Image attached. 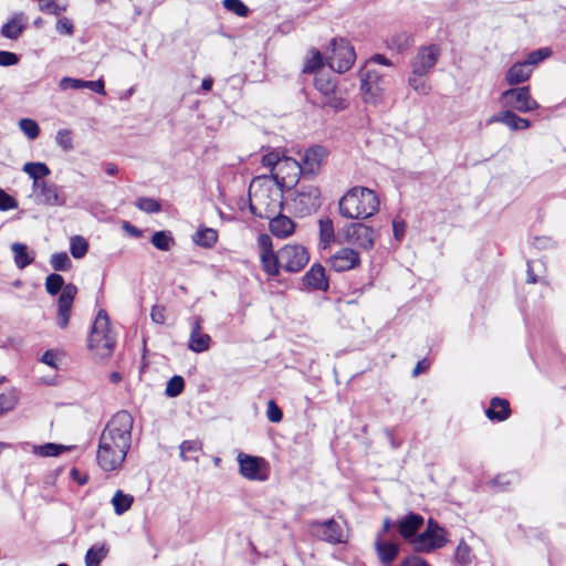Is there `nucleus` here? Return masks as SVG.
Returning a JSON list of instances; mask_svg holds the SVG:
<instances>
[{
	"label": "nucleus",
	"mask_w": 566,
	"mask_h": 566,
	"mask_svg": "<svg viewBox=\"0 0 566 566\" xmlns=\"http://www.w3.org/2000/svg\"><path fill=\"white\" fill-rule=\"evenodd\" d=\"M315 88L322 93L325 97H328L335 92L336 82L335 80L327 73L316 72L314 78Z\"/></svg>",
	"instance_id": "nucleus-30"
},
{
	"label": "nucleus",
	"mask_w": 566,
	"mask_h": 566,
	"mask_svg": "<svg viewBox=\"0 0 566 566\" xmlns=\"http://www.w3.org/2000/svg\"><path fill=\"white\" fill-rule=\"evenodd\" d=\"M251 212L259 218H272L283 208V189L269 176L253 178L249 187Z\"/></svg>",
	"instance_id": "nucleus-2"
},
{
	"label": "nucleus",
	"mask_w": 566,
	"mask_h": 566,
	"mask_svg": "<svg viewBox=\"0 0 566 566\" xmlns=\"http://www.w3.org/2000/svg\"><path fill=\"white\" fill-rule=\"evenodd\" d=\"M454 559L461 566H467L471 563V548L464 541L459 543L454 553Z\"/></svg>",
	"instance_id": "nucleus-46"
},
{
	"label": "nucleus",
	"mask_w": 566,
	"mask_h": 566,
	"mask_svg": "<svg viewBox=\"0 0 566 566\" xmlns=\"http://www.w3.org/2000/svg\"><path fill=\"white\" fill-rule=\"evenodd\" d=\"M223 7L241 18L247 17L249 13L248 7L241 0H223Z\"/></svg>",
	"instance_id": "nucleus-49"
},
{
	"label": "nucleus",
	"mask_w": 566,
	"mask_h": 566,
	"mask_svg": "<svg viewBox=\"0 0 566 566\" xmlns=\"http://www.w3.org/2000/svg\"><path fill=\"white\" fill-rule=\"evenodd\" d=\"M329 49L328 66L337 73L348 71L356 60L355 50L349 41L344 38H335L331 41Z\"/></svg>",
	"instance_id": "nucleus-6"
},
{
	"label": "nucleus",
	"mask_w": 566,
	"mask_h": 566,
	"mask_svg": "<svg viewBox=\"0 0 566 566\" xmlns=\"http://www.w3.org/2000/svg\"><path fill=\"white\" fill-rule=\"evenodd\" d=\"M108 548L106 545H94L86 552L85 566H99L101 562L106 557Z\"/></svg>",
	"instance_id": "nucleus-37"
},
{
	"label": "nucleus",
	"mask_w": 566,
	"mask_h": 566,
	"mask_svg": "<svg viewBox=\"0 0 566 566\" xmlns=\"http://www.w3.org/2000/svg\"><path fill=\"white\" fill-rule=\"evenodd\" d=\"M500 103L506 109L520 113H528L539 107L538 103L532 97L528 86L505 90L500 96Z\"/></svg>",
	"instance_id": "nucleus-7"
},
{
	"label": "nucleus",
	"mask_w": 566,
	"mask_h": 566,
	"mask_svg": "<svg viewBox=\"0 0 566 566\" xmlns=\"http://www.w3.org/2000/svg\"><path fill=\"white\" fill-rule=\"evenodd\" d=\"M218 240V232L212 228H201L193 235L196 244L203 248H211Z\"/></svg>",
	"instance_id": "nucleus-36"
},
{
	"label": "nucleus",
	"mask_w": 566,
	"mask_h": 566,
	"mask_svg": "<svg viewBox=\"0 0 566 566\" xmlns=\"http://www.w3.org/2000/svg\"><path fill=\"white\" fill-rule=\"evenodd\" d=\"M326 156V149L322 146H314L308 148L303 157L301 167L304 175H315Z\"/></svg>",
	"instance_id": "nucleus-22"
},
{
	"label": "nucleus",
	"mask_w": 566,
	"mask_h": 566,
	"mask_svg": "<svg viewBox=\"0 0 566 566\" xmlns=\"http://www.w3.org/2000/svg\"><path fill=\"white\" fill-rule=\"evenodd\" d=\"M303 283L308 290L327 291L328 280L321 264H313L303 276Z\"/></svg>",
	"instance_id": "nucleus-23"
},
{
	"label": "nucleus",
	"mask_w": 566,
	"mask_h": 566,
	"mask_svg": "<svg viewBox=\"0 0 566 566\" xmlns=\"http://www.w3.org/2000/svg\"><path fill=\"white\" fill-rule=\"evenodd\" d=\"M319 227V242L325 249L335 240V231L332 219L322 218L318 220Z\"/></svg>",
	"instance_id": "nucleus-34"
},
{
	"label": "nucleus",
	"mask_w": 566,
	"mask_h": 566,
	"mask_svg": "<svg viewBox=\"0 0 566 566\" xmlns=\"http://www.w3.org/2000/svg\"><path fill=\"white\" fill-rule=\"evenodd\" d=\"M151 321L156 324H164L166 321V308L163 305H155L150 312Z\"/></svg>",
	"instance_id": "nucleus-58"
},
{
	"label": "nucleus",
	"mask_w": 566,
	"mask_h": 566,
	"mask_svg": "<svg viewBox=\"0 0 566 566\" xmlns=\"http://www.w3.org/2000/svg\"><path fill=\"white\" fill-rule=\"evenodd\" d=\"M17 208V201L13 197L0 189V210L8 211Z\"/></svg>",
	"instance_id": "nucleus-57"
},
{
	"label": "nucleus",
	"mask_w": 566,
	"mask_h": 566,
	"mask_svg": "<svg viewBox=\"0 0 566 566\" xmlns=\"http://www.w3.org/2000/svg\"><path fill=\"white\" fill-rule=\"evenodd\" d=\"M359 263V253L350 248H343L329 258V265L336 272L352 270Z\"/></svg>",
	"instance_id": "nucleus-19"
},
{
	"label": "nucleus",
	"mask_w": 566,
	"mask_h": 566,
	"mask_svg": "<svg viewBox=\"0 0 566 566\" xmlns=\"http://www.w3.org/2000/svg\"><path fill=\"white\" fill-rule=\"evenodd\" d=\"M66 448L62 444H56L52 442H48L43 446H33V453L43 458L48 457H57L60 455Z\"/></svg>",
	"instance_id": "nucleus-39"
},
{
	"label": "nucleus",
	"mask_w": 566,
	"mask_h": 566,
	"mask_svg": "<svg viewBox=\"0 0 566 566\" xmlns=\"http://www.w3.org/2000/svg\"><path fill=\"white\" fill-rule=\"evenodd\" d=\"M266 417H268L269 421H271L273 423L280 422L283 418V412H282L281 408L275 403L274 400H270L268 402Z\"/></svg>",
	"instance_id": "nucleus-55"
},
{
	"label": "nucleus",
	"mask_w": 566,
	"mask_h": 566,
	"mask_svg": "<svg viewBox=\"0 0 566 566\" xmlns=\"http://www.w3.org/2000/svg\"><path fill=\"white\" fill-rule=\"evenodd\" d=\"M295 211L305 216L315 212L321 206V192L316 186H301L292 199Z\"/></svg>",
	"instance_id": "nucleus-11"
},
{
	"label": "nucleus",
	"mask_w": 566,
	"mask_h": 566,
	"mask_svg": "<svg viewBox=\"0 0 566 566\" xmlns=\"http://www.w3.org/2000/svg\"><path fill=\"white\" fill-rule=\"evenodd\" d=\"M59 86L62 91H66L70 88L81 90V88H84V80L65 76V77L61 78Z\"/></svg>",
	"instance_id": "nucleus-56"
},
{
	"label": "nucleus",
	"mask_w": 566,
	"mask_h": 566,
	"mask_svg": "<svg viewBox=\"0 0 566 566\" xmlns=\"http://www.w3.org/2000/svg\"><path fill=\"white\" fill-rule=\"evenodd\" d=\"M33 189L39 203L49 207H62L66 203V195L62 186L42 180L33 182Z\"/></svg>",
	"instance_id": "nucleus-16"
},
{
	"label": "nucleus",
	"mask_w": 566,
	"mask_h": 566,
	"mask_svg": "<svg viewBox=\"0 0 566 566\" xmlns=\"http://www.w3.org/2000/svg\"><path fill=\"white\" fill-rule=\"evenodd\" d=\"M202 449V443L199 440H185L179 446V453L182 461H188L187 453L199 452Z\"/></svg>",
	"instance_id": "nucleus-48"
},
{
	"label": "nucleus",
	"mask_w": 566,
	"mask_h": 566,
	"mask_svg": "<svg viewBox=\"0 0 566 566\" xmlns=\"http://www.w3.org/2000/svg\"><path fill=\"white\" fill-rule=\"evenodd\" d=\"M45 290L50 295H55L61 291L57 301L56 324L61 328L69 325L74 298L77 294V287L74 284L64 285V279L57 273H52L45 279Z\"/></svg>",
	"instance_id": "nucleus-4"
},
{
	"label": "nucleus",
	"mask_w": 566,
	"mask_h": 566,
	"mask_svg": "<svg viewBox=\"0 0 566 566\" xmlns=\"http://www.w3.org/2000/svg\"><path fill=\"white\" fill-rule=\"evenodd\" d=\"M50 264L55 271H67L72 262L66 252H57L51 255Z\"/></svg>",
	"instance_id": "nucleus-43"
},
{
	"label": "nucleus",
	"mask_w": 566,
	"mask_h": 566,
	"mask_svg": "<svg viewBox=\"0 0 566 566\" xmlns=\"http://www.w3.org/2000/svg\"><path fill=\"white\" fill-rule=\"evenodd\" d=\"M135 206L146 213H156L161 210L160 203L157 200L148 197H142L137 199Z\"/></svg>",
	"instance_id": "nucleus-47"
},
{
	"label": "nucleus",
	"mask_w": 566,
	"mask_h": 566,
	"mask_svg": "<svg viewBox=\"0 0 566 566\" xmlns=\"http://www.w3.org/2000/svg\"><path fill=\"white\" fill-rule=\"evenodd\" d=\"M301 175H304L301 163L291 157H283L277 171L272 172L270 177L284 189L294 187Z\"/></svg>",
	"instance_id": "nucleus-14"
},
{
	"label": "nucleus",
	"mask_w": 566,
	"mask_h": 566,
	"mask_svg": "<svg viewBox=\"0 0 566 566\" xmlns=\"http://www.w3.org/2000/svg\"><path fill=\"white\" fill-rule=\"evenodd\" d=\"M326 102H324V106H329L331 108L335 109V111H340V109H344L347 104H346V101L340 98V97H335V96H328L326 97Z\"/></svg>",
	"instance_id": "nucleus-60"
},
{
	"label": "nucleus",
	"mask_w": 566,
	"mask_h": 566,
	"mask_svg": "<svg viewBox=\"0 0 566 566\" xmlns=\"http://www.w3.org/2000/svg\"><path fill=\"white\" fill-rule=\"evenodd\" d=\"M281 266L287 272H298L310 261L307 250L300 244H286L280 249Z\"/></svg>",
	"instance_id": "nucleus-12"
},
{
	"label": "nucleus",
	"mask_w": 566,
	"mask_h": 566,
	"mask_svg": "<svg viewBox=\"0 0 566 566\" xmlns=\"http://www.w3.org/2000/svg\"><path fill=\"white\" fill-rule=\"evenodd\" d=\"M56 145L65 153L73 150V136L70 129H59L55 135Z\"/></svg>",
	"instance_id": "nucleus-42"
},
{
	"label": "nucleus",
	"mask_w": 566,
	"mask_h": 566,
	"mask_svg": "<svg viewBox=\"0 0 566 566\" xmlns=\"http://www.w3.org/2000/svg\"><path fill=\"white\" fill-rule=\"evenodd\" d=\"M56 31L60 34L71 35L73 33V24L66 18L60 19L56 23Z\"/></svg>",
	"instance_id": "nucleus-62"
},
{
	"label": "nucleus",
	"mask_w": 566,
	"mask_h": 566,
	"mask_svg": "<svg viewBox=\"0 0 566 566\" xmlns=\"http://www.w3.org/2000/svg\"><path fill=\"white\" fill-rule=\"evenodd\" d=\"M485 413L490 420L504 421L511 413L510 403L506 399L494 397L491 399Z\"/></svg>",
	"instance_id": "nucleus-27"
},
{
	"label": "nucleus",
	"mask_w": 566,
	"mask_h": 566,
	"mask_svg": "<svg viewBox=\"0 0 566 566\" xmlns=\"http://www.w3.org/2000/svg\"><path fill=\"white\" fill-rule=\"evenodd\" d=\"M203 319L201 316H195L190 322V334L188 339L189 350L200 354L208 352L211 347L212 338L202 331Z\"/></svg>",
	"instance_id": "nucleus-18"
},
{
	"label": "nucleus",
	"mask_w": 566,
	"mask_h": 566,
	"mask_svg": "<svg viewBox=\"0 0 566 566\" xmlns=\"http://www.w3.org/2000/svg\"><path fill=\"white\" fill-rule=\"evenodd\" d=\"M11 250L14 254V262L19 269H24L30 265L34 258L28 252V247L23 243L15 242L11 245Z\"/></svg>",
	"instance_id": "nucleus-35"
},
{
	"label": "nucleus",
	"mask_w": 566,
	"mask_h": 566,
	"mask_svg": "<svg viewBox=\"0 0 566 566\" xmlns=\"http://www.w3.org/2000/svg\"><path fill=\"white\" fill-rule=\"evenodd\" d=\"M310 531L316 538L331 544H339L346 542V534L343 527L333 518L325 522H312L310 525Z\"/></svg>",
	"instance_id": "nucleus-15"
},
{
	"label": "nucleus",
	"mask_w": 566,
	"mask_h": 566,
	"mask_svg": "<svg viewBox=\"0 0 566 566\" xmlns=\"http://www.w3.org/2000/svg\"><path fill=\"white\" fill-rule=\"evenodd\" d=\"M375 549L379 562L388 566L390 565L399 554L400 546L397 543L388 542L381 538V534H377L375 541Z\"/></svg>",
	"instance_id": "nucleus-24"
},
{
	"label": "nucleus",
	"mask_w": 566,
	"mask_h": 566,
	"mask_svg": "<svg viewBox=\"0 0 566 566\" xmlns=\"http://www.w3.org/2000/svg\"><path fill=\"white\" fill-rule=\"evenodd\" d=\"M23 171L33 179V182L41 181V177L50 175L49 167L43 163H27L23 166Z\"/></svg>",
	"instance_id": "nucleus-38"
},
{
	"label": "nucleus",
	"mask_w": 566,
	"mask_h": 566,
	"mask_svg": "<svg viewBox=\"0 0 566 566\" xmlns=\"http://www.w3.org/2000/svg\"><path fill=\"white\" fill-rule=\"evenodd\" d=\"M549 55L548 49H539L532 51L527 54L526 59L523 61L530 69L533 70L535 65H537L539 62H542L544 59H546Z\"/></svg>",
	"instance_id": "nucleus-50"
},
{
	"label": "nucleus",
	"mask_w": 566,
	"mask_h": 566,
	"mask_svg": "<svg viewBox=\"0 0 566 566\" xmlns=\"http://www.w3.org/2000/svg\"><path fill=\"white\" fill-rule=\"evenodd\" d=\"M111 503L114 507L115 514L123 515L132 507L134 496L132 494L124 493L122 490H117L113 495Z\"/></svg>",
	"instance_id": "nucleus-31"
},
{
	"label": "nucleus",
	"mask_w": 566,
	"mask_h": 566,
	"mask_svg": "<svg viewBox=\"0 0 566 566\" xmlns=\"http://www.w3.org/2000/svg\"><path fill=\"white\" fill-rule=\"evenodd\" d=\"M88 249V244L86 240L81 235H75L71 238L70 241V251L74 259L83 258Z\"/></svg>",
	"instance_id": "nucleus-41"
},
{
	"label": "nucleus",
	"mask_w": 566,
	"mask_h": 566,
	"mask_svg": "<svg viewBox=\"0 0 566 566\" xmlns=\"http://www.w3.org/2000/svg\"><path fill=\"white\" fill-rule=\"evenodd\" d=\"M501 123L509 127L511 130H524L531 126V122L526 118L520 117L511 109L502 111L494 114L488 119V124Z\"/></svg>",
	"instance_id": "nucleus-21"
},
{
	"label": "nucleus",
	"mask_w": 566,
	"mask_h": 566,
	"mask_svg": "<svg viewBox=\"0 0 566 566\" xmlns=\"http://www.w3.org/2000/svg\"><path fill=\"white\" fill-rule=\"evenodd\" d=\"M133 416L120 410L107 422L99 436L96 461L105 472L118 470L127 455L132 442Z\"/></svg>",
	"instance_id": "nucleus-1"
},
{
	"label": "nucleus",
	"mask_w": 566,
	"mask_h": 566,
	"mask_svg": "<svg viewBox=\"0 0 566 566\" xmlns=\"http://www.w3.org/2000/svg\"><path fill=\"white\" fill-rule=\"evenodd\" d=\"M270 220V231L274 237L286 238L294 232V222L286 216L279 214L268 218Z\"/></svg>",
	"instance_id": "nucleus-25"
},
{
	"label": "nucleus",
	"mask_w": 566,
	"mask_h": 566,
	"mask_svg": "<svg viewBox=\"0 0 566 566\" xmlns=\"http://www.w3.org/2000/svg\"><path fill=\"white\" fill-rule=\"evenodd\" d=\"M24 29L25 19L22 13H18L2 25L1 35L10 40H17Z\"/></svg>",
	"instance_id": "nucleus-28"
},
{
	"label": "nucleus",
	"mask_w": 566,
	"mask_h": 566,
	"mask_svg": "<svg viewBox=\"0 0 566 566\" xmlns=\"http://www.w3.org/2000/svg\"><path fill=\"white\" fill-rule=\"evenodd\" d=\"M530 69L523 61L514 63L505 73V81L509 85L514 86L526 82L532 75Z\"/></svg>",
	"instance_id": "nucleus-26"
},
{
	"label": "nucleus",
	"mask_w": 566,
	"mask_h": 566,
	"mask_svg": "<svg viewBox=\"0 0 566 566\" xmlns=\"http://www.w3.org/2000/svg\"><path fill=\"white\" fill-rule=\"evenodd\" d=\"M87 342L90 350L96 357L108 358L112 355L116 337L109 327V317L104 310L97 313Z\"/></svg>",
	"instance_id": "nucleus-5"
},
{
	"label": "nucleus",
	"mask_w": 566,
	"mask_h": 566,
	"mask_svg": "<svg viewBox=\"0 0 566 566\" xmlns=\"http://www.w3.org/2000/svg\"><path fill=\"white\" fill-rule=\"evenodd\" d=\"M412 44V36L407 32H398L387 39V48L396 52H403Z\"/></svg>",
	"instance_id": "nucleus-32"
},
{
	"label": "nucleus",
	"mask_w": 566,
	"mask_h": 566,
	"mask_svg": "<svg viewBox=\"0 0 566 566\" xmlns=\"http://www.w3.org/2000/svg\"><path fill=\"white\" fill-rule=\"evenodd\" d=\"M237 460L239 472L247 480L261 482L268 480V462L263 458L240 452Z\"/></svg>",
	"instance_id": "nucleus-10"
},
{
	"label": "nucleus",
	"mask_w": 566,
	"mask_h": 566,
	"mask_svg": "<svg viewBox=\"0 0 566 566\" xmlns=\"http://www.w3.org/2000/svg\"><path fill=\"white\" fill-rule=\"evenodd\" d=\"M282 160L283 157L280 156L279 151H271L262 157V165L271 168L272 172H275Z\"/></svg>",
	"instance_id": "nucleus-54"
},
{
	"label": "nucleus",
	"mask_w": 566,
	"mask_h": 566,
	"mask_svg": "<svg viewBox=\"0 0 566 566\" xmlns=\"http://www.w3.org/2000/svg\"><path fill=\"white\" fill-rule=\"evenodd\" d=\"M19 62L15 53L9 51H0V66H12Z\"/></svg>",
	"instance_id": "nucleus-59"
},
{
	"label": "nucleus",
	"mask_w": 566,
	"mask_h": 566,
	"mask_svg": "<svg viewBox=\"0 0 566 566\" xmlns=\"http://www.w3.org/2000/svg\"><path fill=\"white\" fill-rule=\"evenodd\" d=\"M544 263L541 260H531L527 262V283H537L538 277L536 272H541Z\"/></svg>",
	"instance_id": "nucleus-53"
},
{
	"label": "nucleus",
	"mask_w": 566,
	"mask_h": 566,
	"mask_svg": "<svg viewBox=\"0 0 566 566\" xmlns=\"http://www.w3.org/2000/svg\"><path fill=\"white\" fill-rule=\"evenodd\" d=\"M339 213L347 219H367L379 209L376 192L366 187H353L339 199Z\"/></svg>",
	"instance_id": "nucleus-3"
},
{
	"label": "nucleus",
	"mask_w": 566,
	"mask_h": 566,
	"mask_svg": "<svg viewBox=\"0 0 566 566\" xmlns=\"http://www.w3.org/2000/svg\"><path fill=\"white\" fill-rule=\"evenodd\" d=\"M427 76L428 75L424 74H415L413 72H410L408 84L417 94L428 95L432 87Z\"/></svg>",
	"instance_id": "nucleus-33"
},
{
	"label": "nucleus",
	"mask_w": 566,
	"mask_h": 566,
	"mask_svg": "<svg viewBox=\"0 0 566 566\" xmlns=\"http://www.w3.org/2000/svg\"><path fill=\"white\" fill-rule=\"evenodd\" d=\"M441 50L436 44L421 46L410 61L411 72L428 75L437 64Z\"/></svg>",
	"instance_id": "nucleus-17"
},
{
	"label": "nucleus",
	"mask_w": 566,
	"mask_h": 566,
	"mask_svg": "<svg viewBox=\"0 0 566 566\" xmlns=\"http://www.w3.org/2000/svg\"><path fill=\"white\" fill-rule=\"evenodd\" d=\"M360 88L366 103L378 104L386 90L384 75L373 69H366L360 73Z\"/></svg>",
	"instance_id": "nucleus-9"
},
{
	"label": "nucleus",
	"mask_w": 566,
	"mask_h": 566,
	"mask_svg": "<svg viewBox=\"0 0 566 566\" xmlns=\"http://www.w3.org/2000/svg\"><path fill=\"white\" fill-rule=\"evenodd\" d=\"M84 88H88L99 95L106 94L103 80L84 81Z\"/></svg>",
	"instance_id": "nucleus-61"
},
{
	"label": "nucleus",
	"mask_w": 566,
	"mask_h": 566,
	"mask_svg": "<svg viewBox=\"0 0 566 566\" xmlns=\"http://www.w3.org/2000/svg\"><path fill=\"white\" fill-rule=\"evenodd\" d=\"M399 566H429L428 563L418 557V556H409V557H406Z\"/></svg>",
	"instance_id": "nucleus-64"
},
{
	"label": "nucleus",
	"mask_w": 566,
	"mask_h": 566,
	"mask_svg": "<svg viewBox=\"0 0 566 566\" xmlns=\"http://www.w3.org/2000/svg\"><path fill=\"white\" fill-rule=\"evenodd\" d=\"M151 243L160 251H168L174 244V238L167 231H157L151 237Z\"/></svg>",
	"instance_id": "nucleus-40"
},
{
	"label": "nucleus",
	"mask_w": 566,
	"mask_h": 566,
	"mask_svg": "<svg viewBox=\"0 0 566 566\" xmlns=\"http://www.w3.org/2000/svg\"><path fill=\"white\" fill-rule=\"evenodd\" d=\"M424 518L417 513H409L397 523L401 537L409 543L417 536V532L423 526Z\"/></svg>",
	"instance_id": "nucleus-20"
},
{
	"label": "nucleus",
	"mask_w": 566,
	"mask_h": 566,
	"mask_svg": "<svg viewBox=\"0 0 566 566\" xmlns=\"http://www.w3.org/2000/svg\"><path fill=\"white\" fill-rule=\"evenodd\" d=\"M19 127L23 134L31 140L35 139L40 134V127L38 123L31 118H22L19 122Z\"/></svg>",
	"instance_id": "nucleus-44"
},
{
	"label": "nucleus",
	"mask_w": 566,
	"mask_h": 566,
	"mask_svg": "<svg viewBox=\"0 0 566 566\" xmlns=\"http://www.w3.org/2000/svg\"><path fill=\"white\" fill-rule=\"evenodd\" d=\"M446 543L447 539L443 535V530L430 520L426 531L412 538L410 545L417 553H430L437 548H441Z\"/></svg>",
	"instance_id": "nucleus-8"
},
{
	"label": "nucleus",
	"mask_w": 566,
	"mask_h": 566,
	"mask_svg": "<svg viewBox=\"0 0 566 566\" xmlns=\"http://www.w3.org/2000/svg\"><path fill=\"white\" fill-rule=\"evenodd\" d=\"M260 258L263 270L268 275L275 276L280 273V269H282L280 251L277 253H274V251H268L265 253H261Z\"/></svg>",
	"instance_id": "nucleus-29"
},
{
	"label": "nucleus",
	"mask_w": 566,
	"mask_h": 566,
	"mask_svg": "<svg viewBox=\"0 0 566 566\" xmlns=\"http://www.w3.org/2000/svg\"><path fill=\"white\" fill-rule=\"evenodd\" d=\"M185 388V380L181 376H172L166 386L165 394L168 397H177L179 396Z\"/></svg>",
	"instance_id": "nucleus-45"
},
{
	"label": "nucleus",
	"mask_w": 566,
	"mask_h": 566,
	"mask_svg": "<svg viewBox=\"0 0 566 566\" xmlns=\"http://www.w3.org/2000/svg\"><path fill=\"white\" fill-rule=\"evenodd\" d=\"M323 67V56L319 51L314 50L312 52V57L305 63L303 72L304 73H314Z\"/></svg>",
	"instance_id": "nucleus-51"
},
{
	"label": "nucleus",
	"mask_w": 566,
	"mask_h": 566,
	"mask_svg": "<svg viewBox=\"0 0 566 566\" xmlns=\"http://www.w3.org/2000/svg\"><path fill=\"white\" fill-rule=\"evenodd\" d=\"M342 233L347 243L364 250H370L375 244V230L364 223H349L343 228Z\"/></svg>",
	"instance_id": "nucleus-13"
},
{
	"label": "nucleus",
	"mask_w": 566,
	"mask_h": 566,
	"mask_svg": "<svg viewBox=\"0 0 566 566\" xmlns=\"http://www.w3.org/2000/svg\"><path fill=\"white\" fill-rule=\"evenodd\" d=\"M18 398L14 394H0V416L14 409Z\"/></svg>",
	"instance_id": "nucleus-52"
},
{
	"label": "nucleus",
	"mask_w": 566,
	"mask_h": 566,
	"mask_svg": "<svg viewBox=\"0 0 566 566\" xmlns=\"http://www.w3.org/2000/svg\"><path fill=\"white\" fill-rule=\"evenodd\" d=\"M41 363L54 368V369H57V365H56V353L52 349H49L46 352L43 353V355L41 356Z\"/></svg>",
	"instance_id": "nucleus-63"
}]
</instances>
